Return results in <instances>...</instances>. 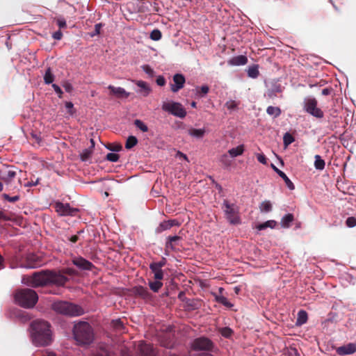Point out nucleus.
<instances>
[{
	"instance_id": "nucleus-1",
	"label": "nucleus",
	"mask_w": 356,
	"mask_h": 356,
	"mask_svg": "<svg viewBox=\"0 0 356 356\" xmlns=\"http://www.w3.org/2000/svg\"><path fill=\"white\" fill-rule=\"evenodd\" d=\"M30 337L33 344L37 347L49 346L53 341L51 324L42 319H36L30 323Z\"/></svg>"
},
{
	"instance_id": "nucleus-2",
	"label": "nucleus",
	"mask_w": 356,
	"mask_h": 356,
	"mask_svg": "<svg viewBox=\"0 0 356 356\" xmlns=\"http://www.w3.org/2000/svg\"><path fill=\"white\" fill-rule=\"evenodd\" d=\"M68 278L60 273L53 270H42L36 272L27 278L26 284L34 288L49 284L63 286Z\"/></svg>"
},
{
	"instance_id": "nucleus-3",
	"label": "nucleus",
	"mask_w": 356,
	"mask_h": 356,
	"mask_svg": "<svg viewBox=\"0 0 356 356\" xmlns=\"http://www.w3.org/2000/svg\"><path fill=\"white\" fill-rule=\"evenodd\" d=\"M73 337L79 345L90 344L95 338L92 326L86 321H79L73 327Z\"/></svg>"
},
{
	"instance_id": "nucleus-4",
	"label": "nucleus",
	"mask_w": 356,
	"mask_h": 356,
	"mask_svg": "<svg viewBox=\"0 0 356 356\" xmlns=\"http://www.w3.org/2000/svg\"><path fill=\"white\" fill-rule=\"evenodd\" d=\"M14 298L18 305L26 309L33 308L38 300L37 293L34 290L27 288L17 290Z\"/></svg>"
},
{
	"instance_id": "nucleus-5",
	"label": "nucleus",
	"mask_w": 356,
	"mask_h": 356,
	"mask_svg": "<svg viewBox=\"0 0 356 356\" xmlns=\"http://www.w3.org/2000/svg\"><path fill=\"white\" fill-rule=\"evenodd\" d=\"M52 308L57 313L69 316H79L84 312L81 307L65 301L54 302Z\"/></svg>"
},
{
	"instance_id": "nucleus-6",
	"label": "nucleus",
	"mask_w": 356,
	"mask_h": 356,
	"mask_svg": "<svg viewBox=\"0 0 356 356\" xmlns=\"http://www.w3.org/2000/svg\"><path fill=\"white\" fill-rule=\"evenodd\" d=\"M222 209L225 217L230 224L238 225L241 223L238 209L236 204L230 203L227 200H224Z\"/></svg>"
},
{
	"instance_id": "nucleus-7",
	"label": "nucleus",
	"mask_w": 356,
	"mask_h": 356,
	"mask_svg": "<svg viewBox=\"0 0 356 356\" xmlns=\"http://www.w3.org/2000/svg\"><path fill=\"white\" fill-rule=\"evenodd\" d=\"M191 348L195 351H208L216 353L218 348L213 342L206 337H200L193 340Z\"/></svg>"
},
{
	"instance_id": "nucleus-8",
	"label": "nucleus",
	"mask_w": 356,
	"mask_h": 356,
	"mask_svg": "<svg viewBox=\"0 0 356 356\" xmlns=\"http://www.w3.org/2000/svg\"><path fill=\"white\" fill-rule=\"evenodd\" d=\"M161 108L163 111L180 118H184L187 114L186 109L179 102H163Z\"/></svg>"
},
{
	"instance_id": "nucleus-9",
	"label": "nucleus",
	"mask_w": 356,
	"mask_h": 356,
	"mask_svg": "<svg viewBox=\"0 0 356 356\" xmlns=\"http://www.w3.org/2000/svg\"><path fill=\"white\" fill-rule=\"evenodd\" d=\"M318 102L314 97H307L304 100V110L311 115L316 118H323L324 116L323 111L317 107Z\"/></svg>"
},
{
	"instance_id": "nucleus-10",
	"label": "nucleus",
	"mask_w": 356,
	"mask_h": 356,
	"mask_svg": "<svg viewBox=\"0 0 356 356\" xmlns=\"http://www.w3.org/2000/svg\"><path fill=\"white\" fill-rule=\"evenodd\" d=\"M17 175V172L13 169L0 170V179L3 181L7 190L10 191L16 188L13 185V180Z\"/></svg>"
},
{
	"instance_id": "nucleus-11",
	"label": "nucleus",
	"mask_w": 356,
	"mask_h": 356,
	"mask_svg": "<svg viewBox=\"0 0 356 356\" xmlns=\"http://www.w3.org/2000/svg\"><path fill=\"white\" fill-rule=\"evenodd\" d=\"M43 264L42 258L33 253L27 254L22 264L26 268H36L41 266Z\"/></svg>"
},
{
	"instance_id": "nucleus-12",
	"label": "nucleus",
	"mask_w": 356,
	"mask_h": 356,
	"mask_svg": "<svg viewBox=\"0 0 356 356\" xmlns=\"http://www.w3.org/2000/svg\"><path fill=\"white\" fill-rule=\"evenodd\" d=\"M55 209L60 216H75L79 211L76 208L71 207L69 204L60 202H56Z\"/></svg>"
},
{
	"instance_id": "nucleus-13",
	"label": "nucleus",
	"mask_w": 356,
	"mask_h": 356,
	"mask_svg": "<svg viewBox=\"0 0 356 356\" xmlns=\"http://www.w3.org/2000/svg\"><path fill=\"white\" fill-rule=\"evenodd\" d=\"M72 262L77 268L84 270H91L95 266L89 261L82 257H76L72 259Z\"/></svg>"
},
{
	"instance_id": "nucleus-14",
	"label": "nucleus",
	"mask_w": 356,
	"mask_h": 356,
	"mask_svg": "<svg viewBox=\"0 0 356 356\" xmlns=\"http://www.w3.org/2000/svg\"><path fill=\"white\" fill-rule=\"evenodd\" d=\"M172 79L174 83L170 84V90L172 92H177L184 88L186 79L183 74H175L173 76Z\"/></svg>"
},
{
	"instance_id": "nucleus-15",
	"label": "nucleus",
	"mask_w": 356,
	"mask_h": 356,
	"mask_svg": "<svg viewBox=\"0 0 356 356\" xmlns=\"http://www.w3.org/2000/svg\"><path fill=\"white\" fill-rule=\"evenodd\" d=\"M336 352L339 355L353 354L356 352V344L353 343H349L346 345L338 347L336 349Z\"/></svg>"
},
{
	"instance_id": "nucleus-16",
	"label": "nucleus",
	"mask_w": 356,
	"mask_h": 356,
	"mask_svg": "<svg viewBox=\"0 0 356 356\" xmlns=\"http://www.w3.org/2000/svg\"><path fill=\"white\" fill-rule=\"evenodd\" d=\"M181 241V237L179 236H168L165 242V249H170L175 250L177 247L179 245V242Z\"/></svg>"
},
{
	"instance_id": "nucleus-17",
	"label": "nucleus",
	"mask_w": 356,
	"mask_h": 356,
	"mask_svg": "<svg viewBox=\"0 0 356 356\" xmlns=\"http://www.w3.org/2000/svg\"><path fill=\"white\" fill-rule=\"evenodd\" d=\"M138 351L142 356H154L155 353L151 344L140 342L138 345Z\"/></svg>"
},
{
	"instance_id": "nucleus-18",
	"label": "nucleus",
	"mask_w": 356,
	"mask_h": 356,
	"mask_svg": "<svg viewBox=\"0 0 356 356\" xmlns=\"http://www.w3.org/2000/svg\"><path fill=\"white\" fill-rule=\"evenodd\" d=\"M179 225L180 224L178 220L175 219L163 221L161 222L159 226L157 227V232H161L170 229L173 226H179Z\"/></svg>"
},
{
	"instance_id": "nucleus-19",
	"label": "nucleus",
	"mask_w": 356,
	"mask_h": 356,
	"mask_svg": "<svg viewBox=\"0 0 356 356\" xmlns=\"http://www.w3.org/2000/svg\"><path fill=\"white\" fill-rule=\"evenodd\" d=\"M134 293L143 299L147 300L150 298V293L147 289L142 286H138L133 289Z\"/></svg>"
},
{
	"instance_id": "nucleus-20",
	"label": "nucleus",
	"mask_w": 356,
	"mask_h": 356,
	"mask_svg": "<svg viewBox=\"0 0 356 356\" xmlns=\"http://www.w3.org/2000/svg\"><path fill=\"white\" fill-rule=\"evenodd\" d=\"M271 165H272V168H273V170L277 173V175L284 179L287 187L290 190H293L295 188L294 184L289 179V178L286 176V175L284 172H282V170H280L277 168H276L273 164H271Z\"/></svg>"
},
{
	"instance_id": "nucleus-21",
	"label": "nucleus",
	"mask_w": 356,
	"mask_h": 356,
	"mask_svg": "<svg viewBox=\"0 0 356 356\" xmlns=\"http://www.w3.org/2000/svg\"><path fill=\"white\" fill-rule=\"evenodd\" d=\"M247 63L248 58L243 55L234 56L228 61V63L231 65H244Z\"/></svg>"
},
{
	"instance_id": "nucleus-22",
	"label": "nucleus",
	"mask_w": 356,
	"mask_h": 356,
	"mask_svg": "<svg viewBox=\"0 0 356 356\" xmlns=\"http://www.w3.org/2000/svg\"><path fill=\"white\" fill-rule=\"evenodd\" d=\"M149 268L154 273V278L156 280H161L163 278V272L162 268L158 267L156 264L151 263L149 264Z\"/></svg>"
},
{
	"instance_id": "nucleus-23",
	"label": "nucleus",
	"mask_w": 356,
	"mask_h": 356,
	"mask_svg": "<svg viewBox=\"0 0 356 356\" xmlns=\"http://www.w3.org/2000/svg\"><path fill=\"white\" fill-rule=\"evenodd\" d=\"M108 88L112 94L116 95L118 97H127L129 96V94L122 88H120V87L115 88L113 86H109L108 87Z\"/></svg>"
},
{
	"instance_id": "nucleus-24",
	"label": "nucleus",
	"mask_w": 356,
	"mask_h": 356,
	"mask_svg": "<svg viewBox=\"0 0 356 356\" xmlns=\"http://www.w3.org/2000/svg\"><path fill=\"white\" fill-rule=\"evenodd\" d=\"M136 84L140 88V92L142 93L144 97L147 96L151 92V89L146 82L143 81H137Z\"/></svg>"
},
{
	"instance_id": "nucleus-25",
	"label": "nucleus",
	"mask_w": 356,
	"mask_h": 356,
	"mask_svg": "<svg viewBox=\"0 0 356 356\" xmlns=\"http://www.w3.org/2000/svg\"><path fill=\"white\" fill-rule=\"evenodd\" d=\"M294 217L292 213H288L282 217L281 220V225L284 228H289L291 223L293 221Z\"/></svg>"
},
{
	"instance_id": "nucleus-26",
	"label": "nucleus",
	"mask_w": 356,
	"mask_h": 356,
	"mask_svg": "<svg viewBox=\"0 0 356 356\" xmlns=\"http://www.w3.org/2000/svg\"><path fill=\"white\" fill-rule=\"evenodd\" d=\"M215 296V300L217 302L222 304V305L231 308L233 307V304H232L228 300L223 296L216 295L213 293Z\"/></svg>"
},
{
	"instance_id": "nucleus-27",
	"label": "nucleus",
	"mask_w": 356,
	"mask_h": 356,
	"mask_svg": "<svg viewBox=\"0 0 356 356\" xmlns=\"http://www.w3.org/2000/svg\"><path fill=\"white\" fill-rule=\"evenodd\" d=\"M307 313L305 310H300L298 313L296 325H301L305 324L307 321Z\"/></svg>"
},
{
	"instance_id": "nucleus-28",
	"label": "nucleus",
	"mask_w": 356,
	"mask_h": 356,
	"mask_svg": "<svg viewBox=\"0 0 356 356\" xmlns=\"http://www.w3.org/2000/svg\"><path fill=\"white\" fill-rule=\"evenodd\" d=\"M244 149V145H241L235 148L230 149L228 151V153L232 157H236L238 156L243 154Z\"/></svg>"
},
{
	"instance_id": "nucleus-29",
	"label": "nucleus",
	"mask_w": 356,
	"mask_h": 356,
	"mask_svg": "<svg viewBox=\"0 0 356 356\" xmlns=\"http://www.w3.org/2000/svg\"><path fill=\"white\" fill-rule=\"evenodd\" d=\"M204 134L205 130L204 129H197L191 128L188 130V134L197 138H202L204 136Z\"/></svg>"
},
{
	"instance_id": "nucleus-30",
	"label": "nucleus",
	"mask_w": 356,
	"mask_h": 356,
	"mask_svg": "<svg viewBox=\"0 0 356 356\" xmlns=\"http://www.w3.org/2000/svg\"><path fill=\"white\" fill-rule=\"evenodd\" d=\"M248 75L249 77L256 79L259 75V65H254L250 67L248 70Z\"/></svg>"
},
{
	"instance_id": "nucleus-31",
	"label": "nucleus",
	"mask_w": 356,
	"mask_h": 356,
	"mask_svg": "<svg viewBox=\"0 0 356 356\" xmlns=\"http://www.w3.org/2000/svg\"><path fill=\"white\" fill-rule=\"evenodd\" d=\"M314 167L316 170H323L325 168V161L319 155L314 156Z\"/></svg>"
},
{
	"instance_id": "nucleus-32",
	"label": "nucleus",
	"mask_w": 356,
	"mask_h": 356,
	"mask_svg": "<svg viewBox=\"0 0 356 356\" xmlns=\"http://www.w3.org/2000/svg\"><path fill=\"white\" fill-rule=\"evenodd\" d=\"M54 81V75L51 72V69L50 67H48L46 70L45 74L44 75V81L46 84H50L52 83Z\"/></svg>"
},
{
	"instance_id": "nucleus-33",
	"label": "nucleus",
	"mask_w": 356,
	"mask_h": 356,
	"mask_svg": "<svg viewBox=\"0 0 356 356\" xmlns=\"http://www.w3.org/2000/svg\"><path fill=\"white\" fill-rule=\"evenodd\" d=\"M277 225V222L273 220H268L264 223L259 224L257 226L258 230H263L267 227L274 228Z\"/></svg>"
},
{
	"instance_id": "nucleus-34",
	"label": "nucleus",
	"mask_w": 356,
	"mask_h": 356,
	"mask_svg": "<svg viewBox=\"0 0 356 356\" xmlns=\"http://www.w3.org/2000/svg\"><path fill=\"white\" fill-rule=\"evenodd\" d=\"M162 286L163 283L161 282V280H159L149 282V286L150 289L154 292H158Z\"/></svg>"
},
{
	"instance_id": "nucleus-35",
	"label": "nucleus",
	"mask_w": 356,
	"mask_h": 356,
	"mask_svg": "<svg viewBox=\"0 0 356 356\" xmlns=\"http://www.w3.org/2000/svg\"><path fill=\"white\" fill-rule=\"evenodd\" d=\"M266 113L270 115H273L275 118H277L281 114V110L279 107L270 106L267 108Z\"/></svg>"
},
{
	"instance_id": "nucleus-36",
	"label": "nucleus",
	"mask_w": 356,
	"mask_h": 356,
	"mask_svg": "<svg viewBox=\"0 0 356 356\" xmlns=\"http://www.w3.org/2000/svg\"><path fill=\"white\" fill-rule=\"evenodd\" d=\"M138 143V139L136 137L134 136H130L127 139L126 143H125V148L127 149H129L132 147H134L136 144Z\"/></svg>"
},
{
	"instance_id": "nucleus-37",
	"label": "nucleus",
	"mask_w": 356,
	"mask_h": 356,
	"mask_svg": "<svg viewBox=\"0 0 356 356\" xmlns=\"http://www.w3.org/2000/svg\"><path fill=\"white\" fill-rule=\"evenodd\" d=\"M261 212H270L272 210V204L270 201L266 200L262 202L259 205Z\"/></svg>"
},
{
	"instance_id": "nucleus-38",
	"label": "nucleus",
	"mask_w": 356,
	"mask_h": 356,
	"mask_svg": "<svg viewBox=\"0 0 356 356\" xmlns=\"http://www.w3.org/2000/svg\"><path fill=\"white\" fill-rule=\"evenodd\" d=\"M111 325L116 331L121 332L124 329V323L120 319L112 321Z\"/></svg>"
},
{
	"instance_id": "nucleus-39",
	"label": "nucleus",
	"mask_w": 356,
	"mask_h": 356,
	"mask_svg": "<svg viewBox=\"0 0 356 356\" xmlns=\"http://www.w3.org/2000/svg\"><path fill=\"white\" fill-rule=\"evenodd\" d=\"M196 94L200 97H203L207 95L209 91V88L207 85L202 86L201 87H197L195 88Z\"/></svg>"
},
{
	"instance_id": "nucleus-40",
	"label": "nucleus",
	"mask_w": 356,
	"mask_h": 356,
	"mask_svg": "<svg viewBox=\"0 0 356 356\" xmlns=\"http://www.w3.org/2000/svg\"><path fill=\"white\" fill-rule=\"evenodd\" d=\"M295 140L294 137L289 133L284 134L283 136V143L285 147L289 146Z\"/></svg>"
},
{
	"instance_id": "nucleus-41",
	"label": "nucleus",
	"mask_w": 356,
	"mask_h": 356,
	"mask_svg": "<svg viewBox=\"0 0 356 356\" xmlns=\"http://www.w3.org/2000/svg\"><path fill=\"white\" fill-rule=\"evenodd\" d=\"M134 124L138 129L141 130L143 132L148 131L147 126L143 122H142L140 120H138V119L135 120Z\"/></svg>"
},
{
	"instance_id": "nucleus-42",
	"label": "nucleus",
	"mask_w": 356,
	"mask_h": 356,
	"mask_svg": "<svg viewBox=\"0 0 356 356\" xmlns=\"http://www.w3.org/2000/svg\"><path fill=\"white\" fill-rule=\"evenodd\" d=\"M162 37V33L161 32L160 30L159 29H154L151 33H150V36L149 38L152 40H154V41H158L159 40H161Z\"/></svg>"
},
{
	"instance_id": "nucleus-43",
	"label": "nucleus",
	"mask_w": 356,
	"mask_h": 356,
	"mask_svg": "<svg viewBox=\"0 0 356 356\" xmlns=\"http://www.w3.org/2000/svg\"><path fill=\"white\" fill-rule=\"evenodd\" d=\"M233 331L228 327H223L220 330V334L222 336L226 338H229L232 336Z\"/></svg>"
},
{
	"instance_id": "nucleus-44",
	"label": "nucleus",
	"mask_w": 356,
	"mask_h": 356,
	"mask_svg": "<svg viewBox=\"0 0 356 356\" xmlns=\"http://www.w3.org/2000/svg\"><path fill=\"white\" fill-rule=\"evenodd\" d=\"M92 154V151L88 149H86L81 154V159L83 161H86L88 160Z\"/></svg>"
},
{
	"instance_id": "nucleus-45",
	"label": "nucleus",
	"mask_w": 356,
	"mask_h": 356,
	"mask_svg": "<svg viewBox=\"0 0 356 356\" xmlns=\"http://www.w3.org/2000/svg\"><path fill=\"white\" fill-rule=\"evenodd\" d=\"M106 158L109 161L117 162L120 159V156L116 153H108L107 154Z\"/></svg>"
},
{
	"instance_id": "nucleus-46",
	"label": "nucleus",
	"mask_w": 356,
	"mask_h": 356,
	"mask_svg": "<svg viewBox=\"0 0 356 356\" xmlns=\"http://www.w3.org/2000/svg\"><path fill=\"white\" fill-rule=\"evenodd\" d=\"M143 70L148 74L150 77L154 76V70L148 65H144L142 67Z\"/></svg>"
},
{
	"instance_id": "nucleus-47",
	"label": "nucleus",
	"mask_w": 356,
	"mask_h": 356,
	"mask_svg": "<svg viewBox=\"0 0 356 356\" xmlns=\"http://www.w3.org/2000/svg\"><path fill=\"white\" fill-rule=\"evenodd\" d=\"M220 161L225 167H228L231 165V161L229 160V159L227 154L222 155L220 159Z\"/></svg>"
},
{
	"instance_id": "nucleus-48",
	"label": "nucleus",
	"mask_w": 356,
	"mask_h": 356,
	"mask_svg": "<svg viewBox=\"0 0 356 356\" xmlns=\"http://www.w3.org/2000/svg\"><path fill=\"white\" fill-rule=\"evenodd\" d=\"M54 20L56 21L58 26L60 29H65L67 26L66 21L63 17H59L57 18H54Z\"/></svg>"
},
{
	"instance_id": "nucleus-49",
	"label": "nucleus",
	"mask_w": 356,
	"mask_h": 356,
	"mask_svg": "<svg viewBox=\"0 0 356 356\" xmlns=\"http://www.w3.org/2000/svg\"><path fill=\"white\" fill-rule=\"evenodd\" d=\"M2 196L6 200H7L10 202H15L19 200V195L10 197L9 195H8L6 193H3Z\"/></svg>"
},
{
	"instance_id": "nucleus-50",
	"label": "nucleus",
	"mask_w": 356,
	"mask_h": 356,
	"mask_svg": "<svg viewBox=\"0 0 356 356\" xmlns=\"http://www.w3.org/2000/svg\"><path fill=\"white\" fill-rule=\"evenodd\" d=\"M346 225L349 227L356 226V218L354 217H348L346 221Z\"/></svg>"
},
{
	"instance_id": "nucleus-51",
	"label": "nucleus",
	"mask_w": 356,
	"mask_h": 356,
	"mask_svg": "<svg viewBox=\"0 0 356 356\" xmlns=\"http://www.w3.org/2000/svg\"><path fill=\"white\" fill-rule=\"evenodd\" d=\"M107 148L111 151L118 152L122 149V145L120 144H109Z\"/></svg>"
},
{
	"instance_id": "nucleus-52",
	"label": "nucleus",
	"mask_w": 356,
	"mask_h": 356,
	"mask_svg": "<svg viewBox=\"0 0 356 356\" xmlns=\"http://www.w3.org/2000/svg\"><path fill=\"white\" fill-rule=\"evenodd\" d=\"M62 86L67 92H71L74 89L72 85L67 81H64Z\"/></svg>"
},
{
	"instance_id": "nucleus-53",
	"label": "nucleus",
	"mask_w": 356,
	"mask_h": 356,
	"mask_svg": "<svg viewBox=\"0 0 356 356\" xmlns=\"http://www.w3.org/2000/svg\"><path fill=\"white\" fill-rule=\"evenodd\" d=\"M226 107L229 110H234L236 108L238 104L235 101L230 100L225 104Z\"/></svg>"
},
{
	"instance_id": "nucleus-54",
	"label": "nucleus",
	"mask_w": 356,
	"mask_h": 356,
	"mask_svg": "<svg viewBox=\"0 0 356 356\" xmlns=\"http://www.w3.org/2000/svg\"><path fill=\"white\" fill-rule=\"evenodd\" d=\"M65 107L68 110L67 112L70 115H72L74 113V105L71 102H67L65 103Z\"/></svg>"
},
{
	"instance_id": "nucleus-55",
	"label": "nucleus",
	"mask_w": 356,
	"mask_h": 356,
	"mask_svg": "<svg viewBox=\"0 0 356 356\" xmlns=\"http://www.w3.org/2000/svg\"><path fill=\"white\" fill-rule=\"evenodd\" d=\"M52 88H54V90L56 92V94L58 95V97L62 98L63 92L62 90L60 89V88L55 83L52 84Z\"/></svg>"
},
{
	"instance_id": "nucleus-56",
	"label": "nucleus",
	"mask_w": 356,
	"mask_h": 356,
	"mask_svg": "<svg viewBox=\"0 0 356 356\" xmlns=\"http://www.w3.org/2000/svg\"><path fill=\"white\" fill-rule=\"evenodd\" d=\"M265 96L267 97L268 99H273L277 96V94L275 93V90L270 89L265 94Z\"/></svg>"
},
{
	"instance_id": "nucleus-57",
	"label": "nucleus",
	"mask_w": 356,
	"mask_h": 356,
	"mask_svg": "<svg viewBox=\"0 0 356 356\" xmlns=\"http://www.w3.org/2000/svg\"><path fill=\"white\" fill-rule=\"evenodd\" d=\"M94 356H110L109 353L105 349H99Z\"/></svg>"
},
{
	"instance_id": "nucleus-58",
	"label": "nucleus",
	"mask_w": 356,
	"mask_h": 356,
	"mask_svg": "<svg viewBox=\"0 0 356 356\" xmlns=\"http://www.w3.org/2000/svg\"><path fill=\"white\" fill-rule=\"evenodd\" d=\"M157 85L163 86L165 84V79L163 76H159L156 80Z\"/></svg>"
},
{
	"instance_id": "nucleus-59",
	"label": "nucleus",
	"mask_w": 356,
	"mask_h": 356,
	"mask_svg": "<svg viewBox=\"0 0 356 356\" xmlns=\"http://www.w3.org/2000/svg\"><path fill=\"white\" fill-rule=\"evenodd\" d=\"M257 159L262 164H266V163H267V159H266L265 155H264V154H257Z\"/></svg>"
},
{
	"instance_id": "nucleus-60",
	"label": "nucleus",
	"mask_w": 356,
	"mask_h": 356,
	"mask_svg": "<svg viewBox=\"0 0 356 356\" xmlns=\"http://www.w3.org/2000/svg\"><path fill=\"white\" fill-rule=\"evenodd\" d=\"M52 37L55 40H60L63 37V33L60 31H58L53 33Z\"/></svg>"
},
{
	"instance_id": "nucleus-61",
	"label": "nucleus",
	"mask_w": 356,
	"mask_h": 356,
	"mask_svg": "<svg viewBox=\"0 0 356 356\" xmlns=\"http://www.w3.org/2000/svg\"><path fill=\"white\" fill-rule=\"evenodd\" d=\"M10 218L4 213V211L0 210V220H10Z\"/></svg>"
},
{
	"instance_id": "nucleus-62",
	"label": "nucleus",
	"mask_w": 356,
	"mask_h": 356,
	"mask_svg": "<svg viewBox=\"0 0 356 356\" xmlns=\"http://www.w3.org/2000/svg\"><path fill=\"white\" fill-rule=\"evenodd\" d=\"M102 27V23L96 24L95 25V35H98L100 33V30H101ZM92 35H94V34Z\"/></svg>"
},
{
	"instance_id": "nucleus-63",
	"label": "nucleus",
	"mask_w": 356,
	"mask_h": 356,
	"mask_svg": "<svg viewBox=\"0 0 356 356\" xmlns=\"http://www.w3.org/2000/svg\"><path fill=\"white\" fill-rule=\"evenodd\" d=\"M152 264H156L158 267L162 268L165 265V259L163 258V259L159 262H152Z\"/></svg>"
},
{
	"instance_id": "nucleus-64",
	"label": "nucleus",
	"mask_w": 356,
	"mask_h": 356,
	"mask_svg": "<svg viewBox=\"0 0 356 356\" xmlns=\"http://www.w3.org/2000/svg\"><path fill=\"white\" fill-rule=\"evenodd\" d=\"M332 90V88H324L322 90L321 93L323 95H329L331 93Z\"/></svg>"
}]
</instances>
